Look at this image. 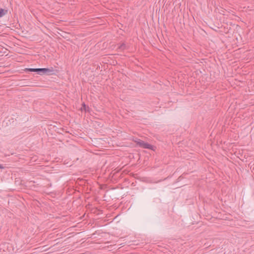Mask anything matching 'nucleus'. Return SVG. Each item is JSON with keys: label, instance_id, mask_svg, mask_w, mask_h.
Segmentation results:
<instances>
[{"label": "nucleus", "instance_id": "f257e3e1", "mask_svg": "<svg viewBox=\"0 0 254 254\" xmlns=\"http://www.w3.org/2000/svg\"><path fill=\"white\" fill-rule=\"evenodd\" d=\"M55 74V70L53 67L51 68H40V75L47 74L48 75Z\"/></svg>", "mask_w": 254, "mask_h": 254}, {"label": "nucleus", "instance_id": "f03ea898", "mask_svg": "<svg viewBox=\"0 0 254 254\" xmlns=\"http://www.w3.org/2000/svg\"><path fill=\"white\" fill-rule=\"evenodd\" d=\"M142 148L154 150H155L154 148H155V147L152 145L151 144H149L147 142H144Z\"/></svg>", "mask_w": 254, "mask_h": 254}, {"label": "nucleus", "instance_id": "7ed1b4c3", "mask_svg": "<svg viewBox=\"0 0 254 254\" xmlns=\"http://www.w3.org/2000/svg\"><path fill=\"white\" fill-rule=\"evenodd\" d=\"M135 142L136 143L137 145L139 147L142 148L143 146V144L144 141L141 140L140 139H138L137 140H135Z\"/></svg>", "mask_w": 254, "mask_h": 254}, {"label": "nucleus", "instance_id": "20e7f679", "mask_svg": "<svg viewBox=\"0 0 254 254\" xmlns=\"http://www.w3.org/2000/svg\"><path fill=\"white\" fill-rule=\"evenodd\" d=\"M7 13V10L0 8V18Z\"/></svg>", "mask_w": 254, "mask_h": 254}, {"label": "nucleus", "instance_id": "39448f33", "mask_svg": "<svg viewBox=\"0 0 254 254\" xmlns=\"http://www.w3.org/2000/svg\"><path fill=\"white\" fill-rule=\"evenodd\" d=\"M125 47H126V45L125 44L123 43L119 46V49H120L122 50H123L125 49Z\"/></svg>", "mask_w": 254, "mask_h": 254}, {"label": "nucleus", "instance_id": "423d86ee", "mask_svg": "<svg viewBox=\"0 0 254 254\" xmlns=\"http://www.w3.org/2000/svg\"><path fill=\"white\" fill-rule=\"evenodd\" d=\"M35 72L37 73V74L40 75V68H34V71Z\"/></svg>", "mask_w": 254, "mask_h": 254}, {"label": "nucleus", "instance_id": "0eeeda50", "mask_svg": "<svg viewBox=\"0 0 254 254\" xmlns=\"http://www.w3.org/2000/svg\"><path fill=\"white\" fill-rule=\"evenodd\" d=\"M25 70L27 71H29V72H33L34 71V68H26Z\"/></svg>", "mask_w": 254, "mask_h": 254}, {"label": "nucleus", "instance_id": "6e6552de", "mask_svg": "<svg viewBox=\"0 0 254 254\" xmlns=\"http://www.w3.org/2000/svg\"><path fill=\"white\" fill-rule=\"evenodd\" d=\"M4 167L2 165L0 164V169H3Z\"/></svg>", "mask_w": 254, "mask_h": 254}, {"label": "nucleus", "instance_id": "1a4fd4ad", "mask_svg": "<svg viewBox=\"0 0 254 254\" xmlns=\"http://www.w3.org/2000/svg\"><path fill=\"white\" fill-rule=\"evenodd\" d=\"M82 106H83V107H84V109H85V108H86V105H85V103H83V104H82Z\"/></svg>", "mask_w": 254, "mask_h": 254}]
</instances>
